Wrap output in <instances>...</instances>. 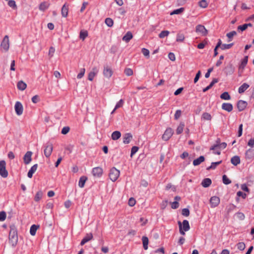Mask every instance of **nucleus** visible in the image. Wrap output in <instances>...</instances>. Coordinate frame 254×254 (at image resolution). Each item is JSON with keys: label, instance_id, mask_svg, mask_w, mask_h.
Instances as JSON below:
<instances>
[{"label": "nucleus", "instance_id": "nucleus-1", "mask_svg": "<svg viewBox=\"0 0 254 254\" xmlns=\"http://www.w3.org/2000/svg\"><path fill=\"white\" fill-rule=\"evenodd\" d=\"M18 241V236L17 229L15 225H12L10 226V231L9 233V242L13 247H15Z\"/></svg>", "mask_w": 254, "mask_h": 254}, {"label": "nucleus", "instance_id": "nucleus-2", "mask_svg": "<svg viewBox=\"0 0 254 254\" xmlns=\"http://www.w3.org/2000/svg\"><path fill=\"white\" fill-rule=\"evenodd\" d=\"M0 48L1 50L4 51V52L8 51L9 48V37L7 35H5L1 44H0Z\"/></svg>", "mask_w": 254, "mask_h": 254}, {"label": "nucleus", "instance_id": "nucleus-3", "mask_svg": "<svg viewBox=\"0 0 254 254\" xmlns=\"http://www.w3.org/2000/svg\"><path fill=\"white\" fill-rule=\"evenodd\" d=\"M120 176V171L116 168L113 167L110 170L109 173L110 179L113 181H116Z\"/></svg>", "mask_w": 254, "mask_h": 254}, {"label": "nucleus", "instance_id": "nucleus-4", "mask_svg": "<svg viewBox=\"0 0 254 254\" xmlns=\"http://www.w3.org/2000/svg\"><path fill=\"white\" fill-rule=\"evenodd\" d=\"M6 163L4 160L0 161V175L3 178H6L8 176V172L5 168Z\"/></svg>", "mask_w": 254, "mask_h": 254}, {"label": "nucleus", "instance_id": "nucleus-5", "mask_svg": "<svg viewBox=\"0 0 254 254\" xmlns=\"http://www.w3.org/2000/svg\"><path fill=\"white\" fill-rule=\"evenodd\" d=\"M53 150V144L51 142H48L45 145L44 150V155L47 158L49 157Z\"/></svg>", "mask_w": 254, "mask_h": 254}, {"label": "nucleus", "instance_id": "nucleus-6", "mask_svg": "<svg viewBox=\"0 0 254 254\" xmlns=\"http://www.w3.org/2000/svg\"><path fill=\"white\" fill-rule=\"evenodd\" d=\"M227 146V143L225 142L220 143V139L218 138L216 140V144L212 146L210 149L211 150H215L217 149L218 148L224 149Z\"/></svg>", "mask_w": 254, "mask_h": 254}, {"label": "nucleus", "instance_id": "nucleus-7", "mask_svg": "<svg viewBox=\"0 0 254 254\" xmlns=\"http://www.w3.org/2000/svg\"><path fill=\"white\" fill-rule=\"evenodd\" d=\"M173 130L170 128H167L162 135V139L165 141L168 140L173 134Z\"/></svg>", "mask_w": 254, "mask_h": 254}, {"label": "nucleus", "instance_id": "nucleus-8", "mask_svg": "<svg viewBox=\"0 0 254 254\" xmlns=\"http://www.w3.org/2000/svg\"><path fill=\"white\" fill-rule=\"evenodd\" d=\"M103 75L106 78L109 79L113 75V72L112 68L108 66L105 65L103 71Z\"/></svg>", "mask_w": 254, "mask_h": 254}, {"label": "nucleus", "instance_id": "nucleus-9", "mask_svg": "<svg viewBox=\"0 0 254 254\" xmlns=\"http://www.w3.org/2000/svg\"><path fill=\"white\" fill-rule=\"evenodd\" d=\"M14 109L16 112V114L18 116L21 115L23 113V108L22 104L19 102H16L14 106Z\"/></svg>", "mask_w": 254, "mask_h": 254}, {"label": "nucleus", "instance_id": "nucleus-10", "mask_svg": "<svg viewBox=\"0 0 254 254\" xmlns=\"http://www.w3.org/2000/svg\"><path fill=\"white\" fill-rule=\"evenodd\" d=\"M92 172L94 177L100 178L102 175L103 169L99 167H95L93 168Z\"/></svg>", "mask_w": 254, "mask_h": 254}, {"label": "nucleus", "instance_id": "nucleus-11", "mask_svg": "<svg viewBox=\"0 0 254 254\" xmlns=\"http://www.w3.org/2000/svg\"><path fill=\"white\" fill-rule=\"evenodd\" d=\"M210 203L211 207H215L217 206L220 203V198L216 196H213L210 199Z\"/></svg>", "mask_w": 254, "mask_h": 254}, {"label": "nucleus", "instance_id": "nucleus-12", "mask_svg": "<svg viewBox=\"0 0 254 254\" xmlns=\"http://www.w3.org/2000/svg\"><path fill=\"white\" fill-rule=\"evenodd\" d=\"M32 152L31 151H27L23 157V162L26 165L29 164L32 160Z\"/></svg>", "mask_w": 254, "mask_h": 254}, {"label": "nucleus", "instance_id": "nucleus-13", "mask_svg": "<svg viewBox=\"0 0 254 254\" xmlns=\"http://www.w3.org/2000/svg\"><path fill=\"white\" fill-rule=\"evenodd\" d=\"M196 32L200 33L202 36H205L207 34V30L202 25H198L196 27Z\"/></svg>", "mask_w": 254, "mask_h": 254}, {"label": "nucleus", "instance_id": "nucleus-14", "mask_svg": "<svg viewBox=\"0 0 254 254\" xmlns=\"http://www.w3.org/2000/svg\"><path fill=\"white\" fill-rule=\"evenodd\" d=\"M245 158L246 159L251 160L254 158V149H249L245 153Z\"/></svg>", "mask_w": 254, "mask_h": 254}, {"label": "nucleus", "instance_id": "nucleus-15", "mask_svg": "<svg viewBox=\"0 0 254 254\" xmlns=\"http://www.w3.org/2000/svg\"><path fill=\"white\" fill-rule=\"evenodd\" d=\"M247 103L243 100H239L237 103V108L239 111L241 112L243 111L247 107Z\"/></svg>", "mask_w": 254, "mask_h": 254}, {"label": "nucleus", "instance_id": "nucleus-16", "mask_svg": "<svg viewBox=\"0 0 254 254\" xmlns=\"http://www.w3.org/2000/svg\"><path fill=\"white\" fill-rule=\"evenodd\" d=\"M98 72V69L96 67H94L92 69V70L89 73L88 79L90 81H92L94 76Z\"/></svg>", "mask_w": 254, "mask_h": 254}, {"label": "nucleus", "instance_id": "nucleus-17", "mask_svg": "<svg viewBox=\"0 0 254 254\" xmlns=\"http://www.w3.org/2000/svg\"><path fill=\"white\" fill-rule=\"evenodd\" d=\"M132 139V134L130 133H126L123 136V142L125 144H128Z\"/></svg>", "mask_w": 254, "mask_h": 254}, {"label": "nucleus", "instance_id": "nucleus-18", "mask_svg": "<svg viewBox=\"0 0 254 254\" xmlns=\"http://www.w3.org/2000/svg\"><path fill=\"white\" fill-rule=\"evenodd\" d=\"M222 109L228 112H230L233 110V107L232 104L229 103H224L222 105Z\"/></svg>", "mask_w": 254, "mask_h": 254}, {"label": "nucleus", "instance_id": "nucleus-19", "mask_svg": "<svg viewBox=\"0 0 254 254\" xmlns=\"http://www.w3.org/2000/svg\"><path fill=\"white\" fill-rule=\"evenodd\" d=\"M68 13V5L65 3L62 7L61 14L63 17H66Z\"/></svg>", "mask_w": 254, "mask_h": 254}, {"label": "nucleus", "instance_id": "nucleus-20", "mask_svg": "<svg viewBox=\"0 0 254 254\" xmlns=\"http://www.w3.org/2000/svg\"><path fill=\"white\" fill-rule=\"evenodd\" d=\"M93 238V235L92 233H88L86 235L84 238L82 240L80 245L81 246L84 245L85 243L92 240Z\"/></svg>", "mask_w": 254, "mask_h": 254}, {"label": "nucleus", "instance_id": "nucleus-21", "mask_svg": "<svg viewBox=\"0 0 254 254\" xmlns=\"http://www.w3.org/2000/svg\"><path fill=\"white\" fill-rule=\"evenodd\" d=\"M235 71V67L232 64H229L225 67V73L227 75L232 74Z\"/></svg>", "mask_w": 254, "mask_h": 254}, {"label": "nucleus", "instance_id": "nucleus-22", "mask_svg": "<svg viewBox=\"0 0 254 254\" xmlns=\"http://www.w3.org/2000/svg\"><path fill=\"white\" fill-rule=\"evenodd\" d=\"M38 168V165L37 164L34 165L31 167L30 169L28 172L27 176L29 178H31L33 176V174L36 172Z\"/></svg>", "mask_w": 254, "mask_h": 254}, {"label": "nucleus", "instance_id": "nucleus-23", "mask_svg": "<svg viewBox=\"0 0 254 254\" xmlns=\"http://www.w3.org/2000/svg\"><path fill=\"white\" fill-rule=\"evenodd\" d=\"M248 61V56H245L244 58L242 60L241 64L239 65V69L243 70L246 66Z\"/></svg>", "mask_w": 254, "mask_h": 254}, {"label": "nucleus", "instance_id": "nucleus-24", "mask_svg": "<svg viewBox=\"0 0 254 254\" xmlns=\"http://www.w3.org/2000/svg\"><path fill=\"white\" fill-rule=\"evenodd\" d=\"M49 3L46 1H44L40 4L39 9L40 10L42 11H44L49 7Z\"/></svg>", "mask_w": 254, "mask_h": 254}, {"label": "nucleus", "instance_id": "nucleus-25", "mask_svg": "<svg viewBox=\"0 0 254 254\" xmlns=\"http://www.w3.org/2000/svg\"><path fill=\"white\" fill-rule=\"evenodd\" d=\"M240 158L238 156H234L231 159V163L234 166H237L240 163Z\"/></svg>", "mask_w": 254, "mask_h": 254}, {"label": "nucleus", "instance_id": "nucleus-26", "mask_svg": "<svg viewBox=\"0 0 254 254\" xmlns=\"http://www.w3.org/2000/svg\"><path fill=\"white\" fill-rule=\"evenodd\" d=\"M133 37L131 32L128 31L126 35L123 37V40L126 42H128Z\"/></svg>", "mask_w": 254, "mask_h": 254}, {"label": "nucleus", "instance_id": "nucleus-27", "mask_svg": "<svg viewBox=\"0 0 254 254\" xmlns=\"http://www.w3.org/2000/svg\"><path fill=\"white\" fill-rule=\"evenodd\" d=\"M205 160V158L203 156H200L198 158L194 159L193 161V165L194 166L199 165L200 163Z\"/></svg>", "mask_w": 254, "mask_h": 254}, {"label": "nucleus", "instance_id": "nucleus-28", "mask_svg": "<svg viewBox=\"0 0 254 254\" xmlns=\"http://www.w3.org/2000/svg\"><path fill=\"white\" fill-rule=\"evenodd\" d=\"M249 85L246 83H243L238 89V92L240 94L244 93L248 88Z\"/></svg>", "mask_w": 254, "mask_h": 254}, {"label": "nucleus", "instance_id": "nucleus-29", "mask_svg": "<svg viewBox=\"0 0 254 254\" xmlns=\"http://www.w3.org/2000/svg\"><path fill=\"white\" fill-rule=\"evenodd\" d=\"M121 136V133L119 131H115L111 134V138L114 140L119 139Z\"/></svg>", "mask_w": 254, "mask_h": 254}, {"label": "nucleus", "instance_id": "nucleus-30", "mask_svg": "<svg viewBox=\"0 0 254 254\" xmlns=\"http://www.w3.org/2000/svg\"><path fill=\"white\" fill-rule=\"evenodd\" d=\"M211 184V180L209 178H205L201 182V185L204 187H208Z\"/></svg>", "mask_w": 254, "mask_h": 254}, {"label": "nucleus", "instance_id": "nucleus-31", "mask_svg": "<svg viewBox=\"0 0 254 254\" xmlns=\"http://www.w3.org/2000/svg\"><path fill=\"white\" fill-rule=\"evenodd\" d=\"M17 86L19 90L23 91L26 89L27 85L23 81H19L17 83Z\"/></svg>", "mask_w": 254, "mask_h": 254}, {"label": "nucleus", "instance_id": "nucleus-32", "mask_svg": "<svg viewBox=\"0 0 254 254\" xmlns=\"http://www.w3.org/2000/svg\"><path fill=\"white\" fill-rule=\"evenodd\" d=\"M87 180V178L85 176H82L80 177L79 182L78 186L80 188H82L84 187L85 183Z\"/></svg>", "mask_w": 254, "mask_h": 254}, {"label": "nucleus", "instance_id": "nucleus-33", "mask_svg": "<svg viewBox=\"0 0 254 254\" xmlns=\"http://www.w3.org/2000/svg\"><path fill=\"white\" fill-rule=\"evenodd\" d=\"M142 241L144 249L145 250H147L149 242L148 238L146 236H143L142 237Z\"/></svg>", "mask_w": 254, "mask_h": 254}, {"label": "nucleus", "instance_id": "nucleus-34", "mask_svg": "<svg viewBox=\"0 0 254 254\" xmlns=\"http://www.w3.org/2000/svg\"><path fill=\"white\" fill-rule=\"evenodd\" d=\"M39 226L38 225H36L35 224L32 225L30 229V233L32 236H35L36 234V231L39 228Z\"/></svg>", "mask_w": 254, "mask_h": 254}, {"label": "nucleus", "instance_id": "nucleus-35", "mask_svg": "<svg viewBox=\"0 0 254 254\" xmlns=\"http://www.w3.org/2000/svg\"><path fill=\"white\" fill-rule=\"evenodd\" d=\"M183 225V229L185 231H188L190 230V225H189V221L187 220H184L183 222V224H182Z\"/></svg>", "mask_w": 254, "mask_h": 254}, {"label": "nucleus", "instance_id": "nucleus-36", "mask_svg": "<svg viewBox=\"0 0 254 254\" xmlns=\"http://www.w3.org/2000/svg\"><path fill=\"white\" fill-rule=\"evenodd\" d=\"M212 119L211 115L207 112L203 113L201 116V119L206 121H211Z\"/></svg>", "mask_w": 254, "mask_h": 254}, {"label": "nucleus", "instance_id": "nucleus-37", "mask_svg": "<svg viewBox=\"0 0 254 254\" xmlns=\"http://www.w3.org/2000/svg\"><path fill=\"white\" fill-rule=\"evenodd\" d=\"M185 124L183 123H181L176 129V133L177 134H181L184 129Z\"/></svg>", "mask_w": 254, "mask_h": 254}, {"label": "nucleus", "instance_id": "nucleus-38", "mask_svg": "<svg viewBox=\"0 0 254 254\" xmlns=\"http://www.w3.org/2000/svg\"><path fill=\"white\" fill-rule=\"evenodd\" d=\"M237 35V32L235 31H232L226 34V36L228 38V42H230L232 40V38L234 36Z\"/></svg>", "mask_w": 254, "mask_h": 254}, {"label": "nucleus", "instance_id": "nucleus-39", "mask_svg": "<svg viewBox=\"0 0 254 254\" xmlns=\"http://www.w3.org/2000/svg\"><path fill=\"white\" fill-rule=\"evenodd\" d=\"M236 208V206L233 204H230L226 206V211L228 214L233 211Z\"/></svg>", "mask_w": 254, "mask_h": 254}, {"label": "nucleus", "instance_id": "nucleus-40", "mask_svg": "<svg viewBox=\"0 0 254 254\" xmlns=\"http://www.w3.org/2000/svg\"><path fill=\"white\" fill-rule=\"evenodd\" d=\"M42 196H43V192L42 191L40 190V191H38L35 196V198H34V200L35 201H39L41 199V198L42 197Z\"/></svg>", "mask_w": 254, "mask_h": 254}, {"label": "nucleus", "instance_id": "nucleus-41", "mask_svg": "<svg viewBox=\"0 0 254 254\" xmlns=\"http://www.w3.org/2000/svg\"><path fill=\"white\" fill-rule=\"evenodd\" d=\"M88 32L87 31L81 30L80 32L79 38L83 41L87 37Z\"/></svg>", "mask_w": 254, "mask_h": 254}, {"label": "nucleus", "instance_id": "nucleus-42", "mask_svg": "<svg viewBox=\"0 0 254 254\" xmlns=\"http://www.w3.org/2000/svg\"><path fill=\"white\" fill-rule=\"evenodd\" d=\"M220 98L223 100H230L231 99V97L229 94L228 92H224L221 95Z\"/></svg>", "mask_w": 254, "mask_h": 254}, {"label": "nucleus", "instance_id": "nucleus-43", "mask_svg": "<svg viewBox=\"0 0 254 254\" xmlns=\"http://www.w3.org/2000/svg\"><path fill=\"white\" fill-rule=\"evenodd\" d=\"M222 162V161H218V162H212L211 163V165L210 166L208 167L207 168V170H209L210 169H214L216 166L219 164H220Z\"/></svg>", "mask_w": 254, "mask_h": 254}, {"label": "nucleus", "instance_id": "nucleus-44", "mask_svg": "<svg viewBox=\"0 0 254 254\" xmlns=\"http://www.w3.org/2000/svg\"><path fill=\"white\" fill-rule=\"evenodd\" d=\"M185 9L184 7H181L179 9H175L174 10H173L171 13L170 14L171 15H173V14H180L182 12H183L184 11Z\"/></svg>", "mask_w": 254, "mask_h": 254}, {"label": "nucleus", "instance_id": "nucleus-45", "mask_svg": "<svg viewBox=\"0 0 254 254\" xmlns=\"http://www.w3.org/2000/svg\"><path fill=\"white\" fill-rule=\"evenodd\" d=\"M105 22L108 27H112L113 25L114 21L112 19L110 18H107L105 19Z\"/></svg>", "mask_w": 254, "mask_h": 254}, {"label": "nucleus", "instance_id": "nucleus-46", "mask_svg": "<svg viewBox=\"0 0 254 254\" xmlns=\"http://www.w3.org/2000/svg\"><path fill=\"white\" fill-rule=\"evenodd\" d=\"M185 39V36L183 33H179L177 36L176 41L179 42H183Z\"/></svg>", "mask_w": 254, "mask_h": 254}, {"label": "nucleus", "instance_id": "nucleus-47", "mask_svg": "<svg viewBox=\"0 0 254 254\" xmlns=\"http://www.w3.org/2000/svg\"><path fill=\"white\" fill-rule=\"evenodd\" d=\"M237 195L238 196V197L236 198V200L237 201H239L240 196L242 197V198L244 199L246 198L247 197V194L241 191H239L237 192Z\"/></svg>", "mask_w": 254, "mask_h": 254}, {"label": "nucleus", "instance_id": "nucleus-48", "mask_svg": "<svg viewBox=\"0 0 254 254\" xmlns=\"http://www.w3.org/2000/svg\"><path fill=\"white\" fill-rule=\"evenodd\" d=\"M233 45H234L233 43H231V44H224L221 45V49L222 50L229 49H230Z\"/></svg>", "mask_w": 254, "mask_h": 254}, {"label": "nucleus", "instance_id": "nucleus-49", "mask_svg": "<svg viewBox=\"0 0 254 254\" xmlns=\"http://www.w3.org/2000/svg\"><path fill=\"white\" fill-rule=\"evenodd\" d=\"M222 180H223V183L225 185H228L231 183V181L225 175H224L223 176Z\"/></svg>", "mask_w": 254, "mask_h": 254}, {"label": "nucleus", "instance_id": "nucleus-50", "mask_svg": "<svg viewBox=\"0 0 254 254\" xmlns=\"http://www.w3.org/2000/svg\"><path fill=\"white\" fill-rule=\"evenodd\" d=\"M238 249L240 251H243L246 247L245 244L243 242H239L237 244Z\"/></svg>", "mask_w": 254, "mask_h": 254}, {"label": "nucleus", "instance_id": "nucleus-51", "mask_svg": "<svg viewBox=\"0 0 254 254\" xmlns=\"http://www.w3.org/2000/svg\"><path fill=\"white\" fill-rule=\"evenodd\" d=\"M199 6L202 8H206L208 6V3L206 0H201L199 2Z\"/></svg>", "mask_w": 254, "mask_h": 254}, {"label": "nucleus", "instance_id": "nucleus-52", "mask_svg": "<svg viewBox=\"0 0 254 254\" xmlns=\"http://www.w3.org/2000/svg\"><path fill=\"white\" fill-rule=\"evenodd\" d=\"M169 34V31L165 30L162 31L161 32V33L159 35V37L160 38H163L166 36H167Z\"/></svg>", "mask_w": 254, "mask_h": 254}, {"label": "nucleus", "instance_id": "nucleus-53", "mask_svg": "<svg viewBox=\"0 0 254 254\" xmlns=\"http://www.w3.org/2000/svg\"><path fill=\"white\" fill-rule=\"evenodd\" d=\"M236 217L240 220H244L245 216L242 212H237L236 213Z\"/></svg>", "mask_w": 254, "mask_h": 254}, {"label": "nucleus", "instance_id": "nucleus-54", "mask_svg": "<svg viewBox=\"0 0 254 254\" xmlns=\"http://www.w3.org/2000/svg\"><path fill=\"white\" fill-rule=\"evenodd\" d=\"M124 72L127 76H131L133 74V70L129 68H126Z\"/></svg>", "mask_w": 254, "mask_h": 254}, {"label": "nucleus", "instance_id": "nucleus-55", "mask_svg": "<svg viewBox=\"0 0 254 254\" xmlns=\"http://www.w3.org/2000/svg\"><path fill=\"white\" fill-rule=\"evenodd\" d=\"M85 69L84 68H81L80 72L78 74L77 78L78 79L81 78L84 75Z\"/></svg>", "mask_w": 254, "mask_h": 254}, {"label": "nucleus", "instance_id": "nucleus-56", "mask_svg": "<svg viewBox=\"0 0 254 254\" xmlns=\"http://www.w3.org/2000/svg\"><path fill=\"white\" fill-rule=\"evenodd\" d=\"M139 148L137 146H133L131 149L130 156H132L138 150Z\"/></svg>", "mask_w": 254, "mask_h": 254}, {"label": "nucleus", "instance_id": "nucleus-57", "mask_svg": "<svg viewBox=\"0 0 254 254\" xmlns=\"http://www.w3.org/2000/svg\"><path fill=\"white\" fill-rule=\"evenodd\" d=\"M69 130H70V128L69 127H67V126L64 127L62 129L61 133L63 134H66L69 132Z\"/></svg>", "mask_w": 254, "mask_h": 254}, {"label": "nucleus", "instance_id": "nucleus-58", "mask_svg": "<svg viewBox=\"0 0 254 254\" xmlns=\"http://www.w3.org/2000/svg\"><path fill=\"white\" fill-rule=\"evenodd\" d=\"M6 214L4 211L0 212V221H3L6 219Z\"/></svg>", "mask_w": 254, "mask_h": 254}, {"label": "nucleus", "instance_id": "nucleus-59", "mask_svg": "<svg viewBox=\"0 0 254 254\" xmlns=\"http://www.w3.org/2000/svg\"><path fill=\"white\" fill-rule=\"evenodd\" d=\"M55 52V49L53 47H51L49 49L48 55L50 58H52L54 56V54Z\"/></svg>", "mask_w": 254, "mask_h": 254}, {"label": "nucleus", "instance_id": "nucleus-60", "mask_svg": "<svg viewBox=\"0 0 254 254\" xmlns=\"http://www.w3.org/2000/svg\"><path fill=\"white\" fill-rule=\"evenodd\" d=\"M182 214L185 216H188L190 215V210L188 208H184L182 210Z\"/></svg>", "mask_w": 254, "mask_h": 254}, {"label": "nucleus", "instance_id": "nucleus-61", "mask_svg": "<svg viewBox=\"0 0 254 254\" xmlns=\"http://www.w3.org/2000/svg\"><path fill=\"white\" fill-rule=\"evenodd\" d=\"M123 104L124 101L123 99H121L116 105L115 110H117V109L122 107L123 106Z\"/></svg>", "mask_w": 254, "mask_h": 254}, {"label": "nucleus", "instance_id": "nucleus-62", "mask_svg": "<svg viewBox=\"0 0 254 254\" xmlns=\"http://www.w3.org/2000/svg\"><path fill=\"white\" fill-rule=\"evenodd\" d=\"M135 200L133 197H131L129 199L128 204L130 206H133L135 204Z\"/></svg>", "mask_w": 254, "mask_h": 254}, {"label": "nucleus", "instance_id": "nucleus-63", "mask_svg": "<svg viewBox=\"0 0 254 254\" xmlns=\"http://www.w3.org/2000/svg\"><path fill=\"white\" fill-rule=\"evenodd\" d=\"M8 5L10 7L13 8H14L16 7L15 1L13 0H9L8 2Z\"/></svg>", "mask_w": 254, "mask_h": 254}, {"label": "nucleus", "instance_id": "nucleus-64", "mask_svg": "<svg viewBox=\"0 0 254 254\" xmlns=\"http://www.w3.org/2000/svg\"><path fill=\"white\" fill-rule=\"evenodd\" d=\"M182 111L180 110H178L176 111L174 118L175 120H178L181 116Z\"/></svg>", "mask_w": 254, "mask_h": 254}]
</instances>
